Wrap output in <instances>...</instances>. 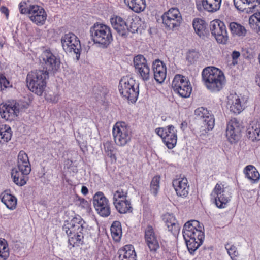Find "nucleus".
I'll use <instances>...</instances> for the list:
<instances>
[{"mask_svg": "<svg viewBox=\"0 0 260 260\" xmlns=\"http://www.w3.org/2000/svg\"><path fill=\"white\" fill-rule=\"evenodd\" d=\"M104 149L105 153L109 157L113 159H116L115 148L111 142L107 141L104 143Z\"/></svg>", "mask_w": 260, "mask_h": 260, "instance_id": "42", "label": "nucleus"}, {"mask_svg": "<svg viewBox=\"0 0 260 260\" xmlns=\"http://www.w3.org/2000/svg\"><path fill=\"white\" fill-rule=\"evenodd\" d=\"M195 115L204 119V125L207 127L208 131L211 129L210 122L211 120V115L207 108L201 107L197 108L194 111Z\"/></svg>", "mask_w": 260, "mask_h": 260, "instance_id": "30", "label": "nucleus"}, {"mask_svg": "<svg viewBox=\"0 0 260 260\" xmlns=\"http://www.w3.org/2000/svg\"><path fill=\"white\" fill-rule=\"evenodd\" d=\"M19 113V109L14 102L7 101L0 104V115L7 121L16 119Z\"/></svg>", "mask_w": 260, "mask_h": 260, "instance_id": "14", "label": "nucleus"}, {"mask_svg": "<svg viewBox=\"0 0 260 260\" xmlns=\"http://www.w3.org/2000/svg\"><path fill=\"white\" fill-rule=\"evenodd\" d=\"M260 13L258 14L255 13L252 15L249 19V23L250 27L252 28H255V26H257L259 21H260Z\"/></svg>", "mask_w": 260, "mask_h": 260, "instance_id": "45", "label": "nucleus"}, {"mask_svg": "<svg viewBox=\"0 0 260 260\" xmlns=\"http://www.w3.org/2000/svg\"><path fill=\"white\" fill-rule=\"evenodd\" d=\"M85 221L78 215L73 218L70 221H66L62 229L68 236L69 247H79L84 244V234Z\"/></svg>", "mask_w": 260, "mask_h": 260, "instance_id": "2", "label": "nucleus"}, {"mask_svg": "<svg viewBox=\"0 0 260 260\" xmlns=\"http://www.w3.org/2000/svg\"><path fill=\"white\" fill-rule=\"evenodd\" d=\"M200 54L198 52L194 50H189L186 55V59L191 64L194 63L198 59Z\"/></svg>", "mask_w": 260, "mask_h": 260, "instance_id": "43", "label": "nucleus"}, {"mask_svg": "<svg viewBox=\"0 0 260 260\" xmlns=\"http://www.w3.org/2000/svg\"><path fill=\"white\" fill-rule=\"evenodd\" d=\"M10 255L8 244L6 240H0V260H7Z\"/></svg>", "mask_w": 260, "mask_h": 260, "instance_id": "41", "label": "nucleus"}, {"mask_svg": "<svg viewBox=\"0 0 260 260\" xmlns=\"http://www.w3.org/2000/svg\"><path fill=\"white\" fill-rule=\"evenodd\" d=\"M192 25L196 33L203 39L208 38L210 32L207 27V23L203 19L199 18H194L192 22Z\"/></svg>", "mask_w": 260, "mask_h": 260, "instance_id": "24", "label": "nucleus"}, {"mask_svg": "<svg viewBox=\"0 0 260 260\" xmlns=\"http://www.w3.org/2000/svg\"><path fill=\"white\" fill-rule=\"evenodd\" d=\"M0 85L2 89V86L4 88H7L10 86V82L6 78L5 76L2 74H0Z\"/></svg>", "mask_w": 260, "mask_h": 260, "instance_id": "51", "label": "nucleus"}, {"mask_svg": "<svg viewBox=\"0 0 260 260\" xmlns=\"http://www.w3.org/2000/svg\"><path fill=\"white\" fill-rule=\"evenodd\" d=\"M214 192L216 195L215 204L219 208H224L230 200L231 196L226 193L222 183H217L214 188Z\"/></svg>", "mask_w": 260, "mask_h": 260, "instance_id": "19", "label": "nucleus"}, {"mask_svg": "<svg viewBox=\"0 0 260 260\" xmlns=\"http://www.w3.org/2000/svg\"><path fill=\"white\" fill-rule=\"evenodd\" d=\"M79 202L78 206L81 208L88 209L90 207L88 202L83 198L79 199Z\"/></svg>", "mask_w": 260, "mask_h": 260, "instance_id": "52", "label": "nucleus"}, {"mask_svg": "<svg viewBox=\"0 0 260 260\" xmlns=\"http://www.w3.org/2000/svg\"><path fill=\"white\" fill-rule=\"evenodd\" d=\"M212 23V35L218 43L225 44L228 36L224 23L218 19L213 20Z\"/></svg>", "mask_w": 260, "mask_h": 260, "instance_id": "17", "label": "nucleus"}, {"mask_svg": "<svg viewBox=\"0 0 260 260\" xmlns=\"http://www.w3.org/2000/svg\"><path fill=\"white\" fill-rule=\"evenodd\" d=\"M0 46H1V47H3V44H1V43H0Z\"/></svg>", "mask_w": 260, "mask_h": 260, "instance_id": "62", "label": "nucleus"}, {"mask_svg": "<svg viewBox=\"0 0 260 260\" xmlns=\"http://www.w3.org/2000/svg\"><path fill=\"white\" fill-rule=\"evenodd\" d=\"M214 120H213V121L212 127V129L213 128V127H214Z\"/></svg>", "mask_w": 260, "mask_h": 260, "instance_id": "61", "label": "nucleus"}, {"mask_svg": "<svg viewBox=\"0 0 260 260\" xmlns=\"http://www.w3.org/2000/svg\"><path fill=\"white\" fill-rule=\"evenodd\" d=\"M162 23L169 29L180 26L182 18L178 8H171L166 12L161 17Z\"/></svg>", "mask_w": 260, "mask_h": 260, "instance_id": "11", "label": "nucleus"}, {"mask_svg": "<svg viewBox=\"0 0 260 260\" xmlns=\"http://www.w3.org/2000/svg\"><path fill=\"white\" fill-rule=\"evenodd\" d=\"M1 201L6 206V207L10 209L14 210L16 208L17 205L16 198L7 191L2 192L0 196Z\"/></svg>", "mask_w": 260, "mask_h": 260, "instance_id": "29", "label": "nucleus"}, {"mask_svg": "<svg viewBox=\"0 0 260 260\" xmlns=\"http://www.w3.org/2000/svg\"><path fill=\"white\" fill-rule=\"evenodd\" d=\"M18 168H23L24 171L28 172L31 171L30 164L27 154L23 150L20 151L18 155Z\"/></svg>", "mask_w": 260, "mask_h": 260, "instance_id": "31", "label": "nucleus"}, {"mask_svg": "<svg viewBox=\"0 0 260 260\" xmlns=\"http://www.w3.org/2000/svg\"><path fill=\"white\" fill-rule=\"evenodd\" d=\"M30 171L26 172L23 168H18L12 169L11 177L13 182L17 185L22 186L26 183V176L30 173Z\"/></svg>", "mask_w": 260, "mask_h": 260, "instance_id": "25", "label": "nucleus"}, {"mask_svg": "<svg viewBox=\"0 0 260 260\" xmlns=\"http://www.w3.org/2000/svg\"><path fill=\"white\" fill-rule=\"evenodd\" d=\"M229 101L230 110L234 114H239L244 109L243 106L241 104V100L237 96H233L232 98Z\"/></svg>", "mask_w": 260, "mask_h": 260, "instance_id": "36", "label": "nucleus"}, {"mask_svg": "<svg viewBox=\"0 0 260 260\" xmlns=\"http://www.w3.org/2000/svg\"><path fill=\"white\" fill-rule=\"evenodd\" d=\"M160 175H155L154 176L150 182V190L151 193L156 196L158 194L160 188Z\"/></svg>", "mask_w": 260, "mask_h": 260, "instance_id": "40", "label": "nucleus"}, {"mask_svg": "<svg viewBox=\"0 0 260 260\" xmlns=\"http://www.w3.org/2000/svg\"><path fill=\"white\" fill-rule=\"evenodd\" d=\"M229 27L233 36L243 37H245L246 35L247 30L245 28L237 22H231L229 24Z\"/></svg>", "mask_w": 260, "mask_h": 260, "instance_id": "37", "label": "nucleus"}, {"mask_svg": "<svg viewBox=\"0 0 260 260\" xmlns=\"http://www.w3.org/2000/svg\"><path fill=\"white\" fill-rule=\"evenodd\" d=\"M172 185L178 197L185 198L188 196L189 185L186 177H179L174 179L172 181Z\"/></svg>", "mask_w": 260, "mask_h": 260, "instance_id": "20", "label": "nucleus"}, {"mask_svg": "<svg viewBox=\"0 0 260 260\" xmlns=\"http://www.w3.org/2000/svg\"><path fill=\"white\" fill-rule=\"evenodd\" d=\"M19 10L20 13L22 14H28L29 11V7H27V4L25 2H21L19 4Z\"/></svg>", "mask_w": 260, "mask_h": 260, "instance_id": "50", "label": "nucleus"}, {"mask_svg": "<svg viewBox=\"0 0 260 260\" xmlns=\"http://www.w3.org/2000/svg\"><path fill=\"white\" fill-rule=\"evenodd\" d=\"M127 7L135 13L143 12L146 8V0H124Z\"/></svg>", "mask_w": 260, "mask_h": 260, "instance_id": "28", "label": "nucleus"}, {"mask_svg": "<svg viewBox=\"0 0 260 260\" xmlns=\"http://www.w3.org/2000/svg\"><path fill=\"white\" fill-rule=\"evenodd\" d=\"M49 73L44 70H35L29 72L26 76V82L28 88L38 95H42L47 85L46 80Z\"/></svg>", "mask_w": 260, "mask_h": 260, "instance_id": "3", "label": "nucleus"}, {"mask_svg": "<svg viewBox=\"0 0 260 260\" xmlns=\"http://www.w3.org/2000/svg\"><path fill=\"white\" fill-rule=\"evenodd\" d=\"M28 14L30 20L38 25L44 24L47 18L45 10L38 5H30Z\"/></svg>", "mask_w": 260, "mask_h": 260, "instance_id": "18", "label": "nucleus"}, {"mask_svg": "<svg viewBox=\"0 0 260 260\" xmlns=\"http://www.w3.org/2000/svg\"><path fill=\"white\" fill-rule=\"evenodd\" d=\"M187 127V123L186 121H183L181 124V128L182 129H185Z\"/></svg>", "mask_w": 260, "mask_h": 260, "instance_id": "58", "label": "nucleus"}, {"mask_svg": "<svg viewBox=\"0 0 260 260\" xmlns=\"http://www.w3.org/2000/svg\"><path fill=\"white\" fill-rule=\"evenodd\" d=\"M110 231L113 240L116 242H119L122 234L120 222L118 221H114L111 226Z\"/></svg>", "mask_w": 260, "mask_h": 260, "instance_id": "35", "label": "nucleus"}, {"mask_svg": "<svg viewBox=\"0 0 260 260\" xmlns=\"http://www.w3.org/2000/svg\"><path fill=\"white\" fill-rule=\"evenodd\" d=\"M93 203L98 213L102 217H108L111 213L108 199L101 191L97 192L93 196Z\"/></svg>", "mask_w": 260, "mask_h": 260, "instance_id": "12", "label": "nucleus"}, {"mask_svg": "<svg viewBox=\"0 0 260 260\" xmlns=\"http://www.w3.org/2000/svg\"><path fill=\"white\" fill-rule=\"evenodd\" d=\"M197 7L200 11L204 10L211 12V4L209 3L208 0H202L201 4H197Z\"/></svg>", "mask_w": 260, "mask_h": 260, "instance_id": "44", "label": "nucleus"}, {"mask_svg": "<svg viewBox=\"0 0 260 260\" xmlns=\"http://www.w3.org/2000/svg\"><path fill=\"white\" fill-rule=\"evenodd\" d=\"M152 69L154 78L156 82L159 83L164 82L167 76V68L165 63L159 59H156L153 62Z\"/></svg>", "mask_w": 260, "mask_h": 260, "instance_id": "22", "label": "nucleus"}, {"mask_svg": "<svg viewBox=\"0 0 260 260\" xmlns=\"http://www.w3.org/2000/svg\"><path fill=\"white\" fill-rule=\"evenodd\" d=\"M202 81L208 89L211 88V67L208 66L203 69L202 72Z\"/></svg>", "mask_w": 260, "mask_h": 260, "instance_id": "39", "label": "nucleus"}, {"mask_svg": "<svg viewBox=\"0 0 260 260\" xmlns=\"http://www.w3.org/2000/svg\"><path fill=\"white\" fill-rule=\"evenodd\" d=\"M202 258L210 260L211 258V249L210 247L203 248L200 252Z\"/></svg>", "mask_w": 260, "mask_h": 260, "instance_id": "49", "label": "nucleus"}, {"mask_svg": "<svg viewBox=\"0 0 260 260\" xmlns=\"http://www.w3.org/2000/svg\"><path fill=\"white\" fill-rule=\"evenodd\" d=\"M174 92L179 96L189 98L191 93L192 86L189 80L184 76L177 74L172 82Z\"/></svg>", "mask_w": 260, "mask_h": 260, "instance_id": "6", "label": "nucleus"}, {"mask_svg": "<svg viewBox=\"0 0 260 260\" xmlns=\"http://www.w3.org/2000/svg\"><path fill=\"white\" fill-rule=\"evenodd\" d=\"M128 192L126 190L121 188H117L116 190L112 191V202L113 205L117 204V202L127 199Z\"/></svg>", "mask_w": 260, "mask_h": 260, "instance_id": "38", "label": "nucleus"}, {"mask_svg": "<svg viewBox=\"0 0 260 260\" xmlns=\"http://www.w3.org/2000/svg\"><path fill=\"white\" fill-rule=\"evenodd\" d=\"M41 61L44 64L45 71L49 72H56L59 68L60 61L56 56L49 50L44 51L41 56Z\"/></svg>", "mask_w": 260, "mask_h": 260, "instance_id": "15", "label": "nucleus"}, {"mask_svg": "<svg viewBox=\"0 0 260 260\" xmlns=\"http://www.w3.org/2000/svg\"><path fill=\"white\" fill-rule=\"evenodd\" d=\"M12 136V132L10 126L3 124L0 126V145L9 141Z\"/></svg>", "mask_w": 260, "mask_h": 260, "instance_id": "34", "label": "nucleus"}, {"mask_svg": "<svg viewBox=\"0 0 260 260\" xmlns=\"http://www.w3.org/2000/svg\"><path fill=\"white\" fill-rule=\"evenodd\" d=\"M225 248L232 260H235L234 258L237 257L239 254L237 250V248L234 245H231L229 248H228L227 245H226Z\"/></svg>", "mask_w": 260, "mask_h": 260, "instance_id": "47", "label": "nucleus"}, {"mask_svg": "<svg viewBox=\"0 0 260 260\" xmlns=\"http://www.w3.org/2000/svg\"><path fill=\"white\" fill-rule=\"evenodd\" d=\"M133 22H131V28L132 29L131 30L132 32H134L135 31H137L138 28V26L136 25L135 23H134V20H133Z\"/></svg>", "mask_w": 260, "mask_h": 260, "instance_id": "56", "label": "nucleus"}, {"mask_svg": "<svg viewBox=\"0 0 260 260\" xmlns=\"http://www.w3.org/2000/svg\"><path fill=\"white\" fill-rule=\"evenodd\" d=\"M0 11L6 15V18L8 19L9 15V9L6 7L2 6L1 7Z\"/></svg>", "mask_w": 260, "mask_h": 260, "instance_id": "55", "label": "nucleus"}, {"mask_svg": "<svg viewBox=\"0 0 260 260\" xmlns=\"http://www.w3.org/2000/svg\"><path fill=\"white\" fill-rule=\"evenodd\" d=\"M182 233L188 251L191 254H194L205 238L203 225L198 220H189L184 225Z\"/></svg>", "mask_w": 260, "mask_h": 260, "instance_id": "1", "label": "nucleus"}, {"mask_svg": "<svg viewBox=\"0 0 260 260\" xmlns=\"http://www.w3.org/2000/svg\"><path fill=\"white\" fill-rule=\"evenodd\" d=\"M1 90H2L1 86L0 85V92L1 91Z\"/></svg>", "mask_w": 260, "mask_h": 260, "instance_id": "63", "label": "nucleus"}, {"mask_svg": "<svg viewBox=\"0 0 260 260\" xmlns=\"http://www.w3.org/2000/svg\"><path fill=\"white\" fill-rule=\"evenodd\" d=\"M145 242L151 253H155L159 249L158 236L154 228L148 225L144 230Z\"/></svg>", "mask_w": 260, "mask_h": 260, "instance_id": "13", "label": "nucleus"}, {"mask_svg": "<svg viewBox=\"0 0 260 260\" xmlns=\"http://www.w3.org/2000/svg\"><path fill=\"white\" fill-rule=\"evenodd\" d=\"M61 43L63 50L66 52H73L78 58L80 56L81 46L79 38L74 34L69 32L64 34L61 39Z\"/></svg>", "mask_w": 260, "mask_h": 260, "instance_id": "8", "label": "nucleus"}, {"mask_svg": "<svg viewBox=\"0 0 260 260\" xmlns=\"http://www.w3.org/2000/svg\"><path fill=\"white\" fill-rule=\"evenodd\" d=\"M231 56L233 59L232 63L234 65L236 64L237 63L236 60L240 57V53L239 51L235 50L232 52Z\"/></svg>", "mask_w": 260, "mask_h": 260, "instance_id": "53", "label": "nucleus"}, {"mask_svg": "<svg viewBox=\"0 0 260 260\" xmlns=\"http://www.w3.org/2000/svg\"><path fill=\"white\" fill-rule=\"evenodd\" d=\"M167 226L168 230L174 235H177L179 232L180 227L177 222H174Z\"/></svg>", "mask_w": 260, "mask_h": 260, "instance_id": "46", "label": "nucleus"}, {"mask_svg": "<svg viewBox=\"0 0 260 260\" xmlns=\"http://www.w3.org/2000/svg\"><path fill=\"white\" fill-rule=\"evenodd\" d=\"M112 134L116 145L125 146L131 140L129 128L124 122H117L112 128Z\"/></svg>", "mask_w": 260, "mask_h": 260, "instance_id": "7", "label": "nucleus"}, {"mask_svg": "<svg viewBox=\"0 0 260 260\" xmlns=\"http://www.w3.org/2000/svg\"><path fill=\"white\" fill-rule=\"evenodd\" d=\"M214 6L212 4V12H216L220 8L221 0H214Z\"/></svg>", "mask_w": 260, "mask_h": 260, "instance_id": "54", "label": "nucleus"}, {"mask_svg": "<svg viewBox=\"0 0 260 260\" xmlns=\"http://www.w3.org/2000/svg\"><path fill=\"white\" fill-rule=\"evenodd\" d=\"M116 210L120 214H126L133 211L131 202L128 199H124L114 204Z\"/></svg>", "mask_w": 260, "mask_h": 260, "instance_id": "32", "label": "nucleus"}, {"mask_svg": "<svg viewBox=\"0 0 260 260\" xmlns=\"http://www.w3.org/2000/svg\"><path fill=\"white\" fill-rule=\"evenodd\" d=\"M102 95H103L104 98H105V96L106 95V93L105 92H103V93H102Z\"/></svg>", "mask_w": 260, "mask_h": 260, "instance_id": "60", "label": "nucleus"}, {"mask_svg": "<svg viewBox=\"0 0 260 260\" xmlns=\"http://www.w3.org/2000/svg\"><path fill=\"white\" fill-rule=\"evenodd\" d=\"M119 91L120 94L131 101L135 102L139 95V83L133 78L123 77L120 80Z\"/></svg>", "mask_w": 260, "mask_h": 260, "instance_id": "5", "label": "nucleus"}, {"mask_svg": "<svg viewBox=\"0 0 260 260\" xmlns=\"http://www.w3.org/2000/svg\"><path fill=\"white\" fill-rule=\"evenodd\" d=\"M110 22L113 28L122 37L125 38L129 34V30L125 20L120 16L113 15L110 18Z\"/></svg>", "mask_w": 260, "mask_h": 260, "instance_id": "21", "label": "nucleus"}, {"mask_svg": "<svg viewBox=\"0 0 260 260\" xmlns=\"http://www.w3.org/2000/svg\"><path fill=\"white\" fill-rule=\"evenodd\" d=\"M164 220L168 226L174 222H177L175 216L172 214L167 213L164 216Z\"/></svg>", "mask_w": 260, "mask_h": 260, "instance_id": "48", "label": "nucleus"}, {"mask_svg": "<svg viewBox=\"0 0 260 260\" xmlns=\"http://www.w3.org/2000/svg\"><path fill=\"white\" fill-rule=\"evenodd\" d=\"M245 177L252 183L259 180L260 174L256 168L252 165L247 166L244 170Z\"/></svg>", "mask_w": 260, "mask_h": 260, "instance_id": "33", "label": "nucleus"}, {"mask_svg": "<svg viewBox=\"0 0 260 260\" xmlns=\"http://www.w3.org/2000/svg\"><path fill=\"white\" fill-rule=\"evenodd\" d=\"M225 77L223 72L212 66V91H219L223 87Z\"/></svg>", "mask_w": 260, "mask_h": 260, "instance_id": "23", "label": "nucleus"}, {"mask_svg": "<svg viewBox=\"0 0 260 260\" xmlns=\"http://www.w3.org/2000/svg\"><path fill=\"white\" fill-rule=\"evenodd\" d=\"M135 72L144 81H148L150 76V69L145 57L141 54L135 56L133 59Z\"/></svg>", "mask_w": 260, "mask_h": 260, "instance_id": "10", "label": "nucleus"}, {"mask_svg": "<svg viewBox=\"0 0 260 260\" xmlns=\"http://www.w3.org/2000/svg\"><path fill=\"white\" fill-rule=\"evenodd\" d=\"M119 260H136V254L132 245H126L118 251Z\"/></svg>", "mask_w": 260, "mask_h": 260, "instance_id": "26", "label": "nucleus"}, {"mask_svg": "<svg viewBox=\"0 0 260 260\" xmlns=\"http://www.w3.org/2000/svg\"><path fill=\"white\" fill-rule=\"evenodd\" d=\"M242 128V126L236 118L232 119L228 123L226 136L231 143H234L240 139Z\"/></svg>", "mask_w": 260, "mask_h": 260, "instance_id": "16", "label": "nucleus"}, {"mask_svg": "<svg viewBox=\"0 0 260 260\" xmlns=\"http://www.w3.org/2000/svg\"><path fill=\"white\" fill-rule=\"evenodd\" d=\"M91 39L95 44L107 47L112 41L110 27L103 23L96 22L90 28Z\"/></svg>", "mask_w": 260, "mask_h": 260, "instance_id": "4", "label": "nucleus"}, {"mask_svg": "<svg viewBox=\"0 0 260 260\" xmlns=\"http://www.w3.org/2000/svg\"><path fill=\"white\" fill-rule=\"evenodd\" d=\"M81 192L84 195H86L88 193V189L85 186H83L81 188Z\"/></svg>", "mask_w": 260, "mask_h": 260, "instance_id": "57", "label": "nucleus"}, {"mask_svg": "<svg viewBox=\"0 0 260 260\" xmlns=\"http://www.w3.org/2000/svg\"><path fill=\"white\" fill-rule=\"evenodd\" d=\"M247 136L251 140H260V121L252 122L247 129Z\"/></svg>", "mask_w": 260, "mask_h": 260, "instance_id": "27", "label": "nucleus"}, {"mask_svg": "<svg viewBox=\"0 0 260 260\" xmlns=\"http://www.w3.org/2000/svg\"><path fill=\"white\" fill-rule=\"evenodd\" d=\"M155 133L162 139L164 143L171 149L175 147L177 141V130L173 125L155 129Z\"/></svg>", "mask_w": 260, "mask_h": 260, "instance_id": "9", "label": "nucleus"}, {"mask_svg": "<svg viewBox=\"0 0 260 260\" xmlns=\"http://www.w3.org/2000/svg\"><path fill=\"white\" fill-rule=\"evenodd\" d=\"M255 82L260 87V76H257L255 78Z\"/></svg>", "mask_w": 260, "mask_h": 260, "instance_id": "59", "label": "nucleus"}]
</instances>
